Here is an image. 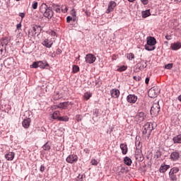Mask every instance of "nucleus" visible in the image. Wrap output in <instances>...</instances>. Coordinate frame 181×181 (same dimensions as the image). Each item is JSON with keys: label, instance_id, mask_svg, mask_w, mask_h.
<instances>
[{"label": "nucleus", "instance_id": "obj_16", "mask_svg": "<svg viewBox=\"0 0 181 181\" xmlns=\"http://www.w3.org/2000/svg\"><path fill=\"white\" fill-rule=\"evenodd\" d=\"M51 9L52 11H54L57 12V13H60L62 12V9L60 8V6L58 4H56L54 3H52L50 6Z\"/></svg>", "mask_w": 181, "mask_h": 181}, {"label": "nucleus", "instance_id": "obj_3", "mask_svg": "<svg viewBox=\"0 0 181 181\" xmlns=\"http://www.w3.org/2000/svg\"><path fill=\"white\" fill-rule=\"evenodd\" d=\"M156 45V39L153 37H147V44L145 45L146 50L148 52H152V50H155Z\"/></svg>", "mask_w": 181, "mask_h": 181}, {"label": "nucleus", "instance_id": "obj_36", "mask_svg": "<svg viewBox=\"0 0 181 181\" xmlns=\"http://www.w3.org/2000/svg\"><path fill=\"white\" fill-rule=\"evenodd\" d=\"M37 5H38L37 1H34L33 2V4H32V8H33V9H37Z\"/></svg>", "mask_w": 181, "mask_h": 181}, {"label": "nucleus", "instance_id": "obj_42", "mask_svg": "<svg viewBox=\"0 0 181 181\" xmlns=\"http://www.w3.org/2000/svg\"><path fill=\"white\" fill-rule=\"evenodd\" d=\"M141 2L143 5H148V4L149 3V0H141Z\"/></svg>", "mask_w": 181, "mask_h": 181}, {"label": "nucleus", "instance_id": "obj_26", "mask_svg": "<svg viewBox=\"0 0 181 181\" xmlns=\"http://www.w3.org/2000/svg\"><path fill=\"white\" fill-rule=\"evenodd\" d=\"M142 18H148V16H151V10H146L141 11Z\"/></svg>", "mask_w": 181, "mask_h": 181}, {"label": "nucleus", "instance_id": "obj_12", "mask_svg": "<svg viewBox=\"0 0 181 181\" xmlns=\"http://www.w3.org/2000/svg\"><path fill=\"white\" fill-rule=\"evenodd\" d=\"M138 97L135 95L129 94L127 97V101L130 104H135V103H136Z\"/></svg>", "mask_w": 181, "mask_h": 181}, {"label": "nucleus", "instance_id": "obj_37", "mask_svg": "<svg viewBox=\"0 0 181 181\" xmlns=\"http://www.w3.org/2000/svg\"><path fill=\"white\" fill-rule=\"evenodd\" d=\"M39 62H33L31 67L33 69H37V67H39Z\"/></svg>", "mask_w": 181, "mask_h": 181}, {"label": "nucleus", "instance_id": "obj_5", "mask_svg": "<svg viewBox=\"0 0 181 181\" xmlns=\"http://www.w3.org/2000/svg\"><path fill=\"white\" fill-rule=\"evenodd\" d=\"M50 121H53L54 119H57V121H69V117L67 116H63L60 117L57 114H52L49 117Z\"/></svg>", "mask_w": 181, "mask_h": 181}, {"label": "nucleus", "instance_id": "obj_10", "mask_svg": "<svg viewBox=\"0 0 181 181\" xmlns=\"http://www.w3.org/2000/svg\"><path fill=\"white\" fill-rule=\"evenodd\" d=\"M117 3L115 1H110L107 6V9L106 10V13H111V12H114V9H115Z\"/></svg>", "mask_w": 181, "mask_h": 181}, {"label": "nucleus", "instance_id": "obj_4", "mask_svg": "<svg viewBox=\"0 0 181 181\" xmlns=\"http://www.w3.org/2000/svg\"><path fill=\"white\" fill-rule=\"evenodd\" d=\"M179 168L174 167L170 169L169 172V177L172 181H177V175L176 174L179 173Z\"/></svg>", "mask_w": 181, "mask_h": 181}, {"label": "nucleus", "instance_id": "obj_17", "mask_svg": "<svg viewBox=\"0 0 181 181\" xmlns=\"http://www.w3.org/2000/svg\"><path fill=\"white\" fill-rule=\"evenodd\" d=\"M69 107V102H64L59 103L57 106H55V108H59V110H66Z\"/></svg>", "mask_w": 181, "mask_h": 181}, {"label": "nucleus", "instance_id": "obj_14", "mask_svg": "<svg viewBox=\"0 0 181 181\" xmlns=\"http://www.w3.org/2000/svg\"><path fill=\"white\" fill-rule=\"evenodd\" d=\"M42 45H44L45 47L50 49V47L53 46V41L47 38L42 41Z\"/></svg>", "mask_w": 181, "mask_h": 181}, {"label": "nucleus", "instance_id": "obj_33", "mask_svg": "<svg viewBox=\"0 0 181 181\" xmlns=\"http://www.w3.org/2000/svg\"><path fill=\"white\" fill-rule=\"evenodd\" d=\"M127 57L129 60H132L135 59V55L134 54V53H129L127 54Z\"/></svg>", "mask_w": 181, "mask_h": 181}, {"label": "nucleus", "instance_id": "obj_51", "mask_svg": "<svg viewBox=\"0 0 181 181\" xmlns=\"http://www.w3.org/2000/svg\"><path fill=\"white\" fill-rule=\"evenodd\" d=\"M145 83L146 84H149V78H146Z\"/></svg>", "mask_w": 181, "mask_h": 181}, {"label": "nucleus", "instance_id": "obj_21", "mask_svg": "<svg viewBox=\"0 0 181 181\" xmlns=\"http://www.w3.org/2000/svg\"><path fill=\"white\" fill-rule=\"evenodd\" d=\"M180 47H181V43L179 42L171 44L172 50H179Z\"/></svg>", "mask_w": 181, "mask_h": 181}, {"label": "nucleus", "instance_id": "obj_6", "mask_svg": "<svg viewBox=\"0 0 181 181\" xmlns=\"http://www.w3.org/2000/svg\"><path fill=\"white\" fill-rule=\"evenodd\" d=\"M153 131V126L152 124L147 122L144 124L143 128V134L146 135L147 133L151 134Z\"/></svg>", "mask_w": 181, "mask_h": 181}, {"label": "nucleus", "instance_id": "obj_1", "mask_svg": "<svg viewBox=\"0 0 181 181\" xmlns=\"http://www.w3.org/2000/svg\"><path fill=\"white\" fill-rule=\"evenodd\" d=\"M40 12L42 13L43 16L45 18H47L48 19H51L53 18V15L54 12H53V10L52 8L49 6H47V4L43 3L40 6Z\"/></svg>", "mask_w": 181, "mask_h": 181}, {"label": "nucleus", "instance_id": "obj_46", "mask_svg": "<svg viewBox=\"0 0 181 181\" xmlns=\"http://www.w3.org/2000/svg\"><path fill=\"white\" fill-rule=\"evenodd\" d=\"M134 80H135L136 81H141V77L139 76H134L133 77Z\"/></svg>", "mask_w": 181, "mask_h": 181}, {"label": "nucleus", "instance_id": "obj_32", "mask_svg": "<svg viewBox=\"0 0 181 181\" xmlns=\"http://www.w3.org/2000/svg\"><path fill=\"white\" fill-rule=\"evenodd\" d=\"M71 15L73 16L74 22H76V19H77V16H76V10L74 8H73L71 11Z\"/></svg>", "mask_w": 181, "mask_h": 181}, {"label": "nucleus", "instance_id": "obj_54", "mask_svg": "<svg viewBox=\"0 0 181 181\" xmlns=\"http://www.w3.org/2000/svg\"><path fill=\"white\" fill-rule=\"evenodd\" d=\"M178 100L181 101V95L178 97Z\"/></svg>", "mask_w": 181, "mask_h": 181}, {"label": "nucleus", "instance_id": "obj_22", "mask_svg": "<svg viewBox=\"0 0 181 181\" xmlns=\"http://www.w3.org/2000/svg\"><path fill=\"white\" fill-rule=\"evenodd\" d=\"M23 127L24 128H28L30 126V118L24 119L22 122Z\"/></svg>", "mask_w": 181, "mask_h": 181}, {"label": "nucleus", "instance_id": "obj_57", "mask_svg": "<svg viewBox=\"0 0 181 181\" xmlns=\"http://www.w3.org/2000/svg\"><path fill=\"white\" fill-rule=\"evenodd\" d=\"M16 1H21V0H16Z\"/></svg>", "mask_w": 181, "mask_h": 181}, {"label": "nucleus", "instance_id": "obj_38", "mask_svg": "<svg viewBox=\"0 0 181 181\" xmlns=\"http://www.w3.org/2000/svg\"><path fill=\"white\" fill-rule=\"evenodd\" d=\"M127 69V66H122L117 69V71H125Z\"/></svg>", "mask_w": 181, "mask_h": 181}, {"label": "nucleus", "instance_id": "obj_53", "mask_svg": "<svg viewBox=\"0 0 181 181\" xmlns=\"http://www.w3.org/2000/svg\"><path fill=\"white\" fill-rule=\"evenodd\" d=\"M168 37H169V35H166V36H165V39H167L168 40H169V38H168Z\"/></svg>", "mask_w": 181, "mask_h": 181}, {"label": "nucleus", "instance_id": "obj_23", "mask_svg": "<svg viewBox=\"0 0 181 181\" xmlns=\"http://www.w3.org/2000/svg\"><path fill=\"white\" fill-rule=\"evenodd\" d=\"M124 163L127 165V166H131V165H132V160L129 157L126 156L124 158Z\"/></svg>", "mask_w": 181, "mask_h": 181}, {"label": "nucleus", "instance_id": "obj_11", "mask_svg": "<svg viewBox=\"0 0 181 181\" xmlns=\"http://www.w3.org/2000/svg\"><path fill=\"white\" fill-rule=\"evenodd\" d=\"M97 60V58L93 54H88L86 56V62L89 64H93Z\"/></svg>", "mask_w": 181, "mask_h": 181}, {"label": "nucleus", "instance_id": "obj_2", "mask_svg": "<svg viewBox=\"0 0 181 181\" xmlns=\"http://www.w3.org/2000/svg\"><path fill=\"white\" fill-rule=\"evenodd\" d=\"M40 12L42 13L43 16L45 18H47L48 19H51L53 18V15L54 12H53V10L52 8L49 6H47V4L43 3L40 6Z\"/></svg>", "mask_w": 181, "mask_h": 181}, {"label": "nucleus", "instance_id": "obj_7", "mask_svg": "<svg viewBox=\"0 0 181 181\" xmlns=\"http://www.w3.org/2000/svg\"><path fill=\"white\" fill-rule=\"evenodd\" d=\"M148 94L150 98H156V97H158V95L159 94V89L155 87L151 88L149 89Z\"/></svg>", "mask_w": 181, "mask_h": 181}, {"label": "nucleus", "instance_id": "obj_43", "mask_svg": "<svg viewBox=\"0 0 181 181\" xmlns=\"http://www.w3.org/2000/svg\"><path fill=\"white\" fill-rule=\"evenodd\" d=\"M119 173H127V169H125V168L122 167V168L120 169Z\"/></svg>", "mask_w": 181, "mask_h": 181}, {"label": "nucleus", "instance_id": "obj_56", "mask_svg": "<svg viewBox=\"0 0 181 181\" xmlns=\"http://www.w3.org/2000/svg\"><path fill=\"white\" fill-rule=\"evenodd\" d=\"M80 57H81V56L78 55V60H80Z\"/></svg>", "mask_w": 181, "mask_h": 181}, {"label": "nucleus", "instance_id": "obj_44", "mask_svg": "<svg viewBox=\"0 0 181 181\" xmlns=\"http://www.w3.org/2000/svg\"><path fill=\"white\" fill-rule=\"evenodd\" d=\"M71 21H73V17H71V16L66 17V22H67V23H70Z\"/></svg>", "mask_w": 181, "mask_h": 181}, {"label": "nucleus", "instance_id": "obj_19", "mask_svg": "<svg viewBox=\"0 0 181 181\" xmlns=\"http://www.w3.org/2000/svg\"><path fill=\"white\" fill-rule=\"evenodd\" d=\"M4 157L6 158V160H13V158H15V153L8 152L5 154Z\"/></svg>", "mask_w": 181, "mask_h": 181}, {"label": "nucleus", "instance_id": "obj_25", "mask_svg": "<svg viewBox=\"0 0 181 181\" xmlns=\"http://www.w3.org/2000/svg\"><path fill=\"white\" fill-rule=\"evenodd\" d=\"M134 119L137 122H141L144 121V115L143 114L136 115V116L134 117Z\"/></svg>", "mask_w": 181, "mask_h": 181}, {"label": "nucleus", "instance_id": "obj_15", "mask_svg": "<svg viewBox=\"0 0 181 181\" xmlns=\"http://www.w3.org/2000/svg\"><path fill=\"white\" fill-rule=\"evenodd\" d=\"M119 90L117 88H114L110 90V95L112 98H118V97H119Z\"/></svg>", "mask_w": 181, "mask_h": 181}, {"label": "nucleus", "instance_id": "obj_13", "mask_svg": "<svg viewBox=\"0 0 181 181\" xmlns=\"http://www.w3.org/2000/svg\"><path fill=\"white\" fill-rule=\"evenodd\" d=\"M170 159L173 161L179 160V159H180V153L177 151H175L171 153Z\"/></svg>", "mask_w": 181, "mask_h": 181}, {"label": "nucleus", "instance_id": "obj_20", "mask_svg": "<svg viewBox=\"0 0 181 181\" xmlns=\"http://www.w3.org/2000/svg\"><path fill=\"white\" fill-rule=\"evenodd\" d=\"M120 149H121L123 155H127V153L128 152V146H127V144H121Z\"/></svg>", "mask_w": 181, "mask_h": 181}, {"label": "nucleus", "instance_id": "obj_52", "mask_svg": "<svg viewBox=\"0 0 181 181\" xmlns=\"http://www.w3.org/2000/svg\"><path fill=\"white\" fill-rule=\"evenodd\" d=\"M57 52L59 53V54H62V49H58Z\"/></svg>", "mask_w": 181, "mask_h": 181}, {"label": "nucleus", "instance_id": "obj_28", "mask_svg": "<svg viewBox=\"0 0 181 181\" xmlns=\"http://www.w3.org/2000/svg\"><path fill=\"white\" fill-rule=\"evenodd\" d=\"M146 62L145 61L141 62L138 64L139 70H144V69H146Z\"/></svg>", "mask_w": 181, "mask_h": 181}, {"label": "nucleus", "instance_id": "obj_45", "mask_svg": "<svg viewBox=\"0 0 181 181\" xmlns=\"http://www.w3.org/2000/svg\"><path fill=\"white\" fill-rule=\"evenodd\" d=\"M45 169H46V168L45 167V165H42L40 166V171L42 172V173H43V172H45Z\"/></svg>", "mask_w": 181, "mask_h": 181}, {"label": "nucleus", "instance_id": "obj_55", "mask_svg": "<svg viewBox=\"0 0 181 181\" xmlns=\"http://www.w3.org/2000/svg\"><path fill=\"white\" fill-rule=\"evenodd\" d=\"M129 2H134L135 0H128Z\"/></svg>", "mask_w": 181, "mask_h": 181}, {"label": "nucleus", "instance_id": "obj_27", "mask_svg": "<svg viewBox=\"0 0 181 181\" xmlns=\"http://www.w3.org/2000/svg\"><path fill=\"white\" fill-rule=\"evenodd\" d=\"M173 141L174 144H181V134L173 137Z\"/></svg>", "mask_w": 181, "mask_h": 181}, {"label": "nucleus", "instance_id": "obj_18", "mask_svg": "<svg viewBox=\"0 0 181 181\" xmlns=\"http://www.w3.org/2000/svg\"><path fill=\"white\" fill-rule=\"evenodd\" d=\"M170 165L161 164L159 168V172L160 173H165L168 170V169H170Z\"/></svg>", "mask_w": 181, "mask_h": 181}, {"label": "nucleus", "instance_id": "obj_39", "mask_svg": "<svg viewBox=\"0 0 181 181\" xmlns=\"http://www.w3.org/2000/svg\"><path fill=\"white\" fill-rule=\"evenodd\" d=\"M173 67V64H168L165 66V69H167V70H170Z\"/></svg>", "mask_w": 181, "mask_h": 181}, {"label": "nucleus", "instance_id": "obj_34", "mask_svg": "<svg viewBox=\"0 0 181 181\" xmlns=\"http://www.w3.org/2000/svg\"><path fill=\"white\" fill-rule=\"evenodd\" d=\"M53 98L55 101H57L58 100H60L62 98V96L59 93H55L53 96Z\"/></svg>", "mask_w": 181, "mask_h": 181}, {"label": "nucleus", "instance_id": "obj_58", "mask_svg": "<svg viewBox=\"0 0 181 181\" xmlns=\"http://www.w3.org/2000/svg\"><path fill=\"white\" fill-rule=\"evenodd\" d=\"M54 114H56V112H54Z\"/></svg>", "mask_w": 181, "mask_h": 181}, {"label": "nucleus", "instance_id": "obj_49", "mask_svg": "<svg viewBox=\"0 0 181 181\" xmlns=\"http://www.w3.org/2000/svg\"><path fill=\"white\" fill-rule=\"evenodd\" d=\"M37 29H40V26L35 25V27H33V31L34 32H36Z\"/></svg>", "mask_w": 181, "mask_h": 181}, {"label": "nucleus", "instance_id": "obj_9", "mask_svg": "<svg viewBox=\"0 0 181 181\" xmlns=\"http://www.w3.org/2000/svg\"><path fill=\"white\" fill-rule=\"evenodd\" d=\"M160 112V106L159 105V103H153L151 108V114H159Z\"/></svg>", "mask_w": 181, "mask_h": 181}, {"label": "nucleus", "instance_id": "obj_30", "mask_svg": "<svg viewBox=\"0 0 181 181\" xmlns=\"http://www.w3.org/2000/svg\"><path fill=\"white\" fill-rule=\"evenodd\" d=\"M91 97H93V94H91V93L86 92V93H84L83 98L85 100H86V101L90 100V98H91Z\"/></svg>", "mask_w": 181, "mask_h": 181}, {"label": "nucleus", "instance_id": "obj_24", "mask_svg": "<svg viewBox=\"0 0 181 181\" xmlns=\"http://www.w3.org/2000/svg\"><path fill=\"white\" fill-rule=\"evenodd\" d=\"M47 66H49V64L46 61H45V62H42V61L38 62V67H40V69H46Z\"/></svg>", "mask_w": 181, "mask_h": 181}, {"label": "nucleus", "instance_id": "obj_8", "mask_svg": "<svg viewBox=\"0 0 181 181\" xmlns=\"http://www.w3.org/2000/svg\"><path fill=\"white\" fill-rule=\"evenodd\" d=\"M78 160V156L76 154H71L68 156V157L66 158V161L67 163H76L77 161Z\"/></svg>", "mask_w": 181, "mask_h": 181}, {"label": "nucleus", "instance_id": "obj_35", "mask_svg": "<svg viewBox=\"0 0 181 181\" xmlns=\"http://www.w3.org/2000/svg\"><path fill=\"white\" fill-rule=\"evenodd\" d=\"M43 149H44V151H49V149H50V145H49L48 143L45 144L43 146Z\"/></svg>", "mask_w": 181, "mask_h": 181}, {"label": "nucleus", "instance_id": "obj_50", "mask_svg": "<svg viewBox=\"0 0 181 181\" xmlns=\"http://www.w3.org/2000/svg\"><path fill=\"white\" fill-rule=\"evenodd\" d=\"M19 16L23 19V18H25V13H20Z\"/></svg>", "mask_w": 181, "mask_h": 181}, {"label": "nucleus", "instance_id": "obj_29", "mask_svg": "<svg viewBox=\"0 0 181 181\" xmlns=\"http://www.w3.org/2000/svg\"><path fill=\"white\" fill-rule=\"evenodd\" d=\"M13 63V58H8L4 61V64L7 66H11Z\"/></svg>", "mask_w": 181, "mask_h": 181}, {"label": "nucleus", "instance_id": "obj_40", "mask_svg": "<svg viewBox=\"0 0 181 181\" xmlns=\"http://www.w3.org/2000/svg\"><path fill=\"white\" fill-rule=\"evenodd\" d=\"M68 11L67 6H62V12L63 13H66Z\"/></svg>", "mask_w": 181, "mask_h": 181}, {"label": "nucleus", "instance_id": "obj_31", "mask_svg": "<svg viewBox=\"0 0 181 181\" xmlns=\"http://www.w3.org/2000/svg\"><path fill=\"white\" fill-rule=\"evenodd\" d=\"M72 71L74 74L78 73L80 71V67L77 65H74L72 66Z\"/></svg>", "mask_w": 181, "mask_h": 181}, {"label": "nucleus", "instance_id": "obj_47", "mask_svg": "<svg viewBox=\"0 0 181 181\" xmlns=\"http://www.w3.org/2000/svg\"><path fill=\"white\" fill-rule=\"evenodd\" d=\"M76 119L77 121H81V115H76Z\"/></svg>", "mask_w": 181, "mask_h": 181}, {"label": "nucleus", "instance_id": "obj_48", "mask_svg": "<svg viewBox=\"0 0 181 181\" xmlns=\"http://www.w3.org/2000/svg\"><path fill=\"white\" fill-rule=\"evenodd\" d=\"M21 28H22V24L21 23L16 25L17 30H21Z\"/></svg>", "mask_w": 181, "mask_h": 181}, {"label": "nucleus", "instance_id": "obj_59", "mask_svg": "<svg viewBox=\"0 0 181 181\" xmlns=\"http://www.w3.org/2000/svg\"><path fill=\"white\" fill-rule=\"evenodd\" d=\"M1 160H0V163H1Z\"/></svg>", "mask_w": 181, "mask_h": 181}, {"label": "nucleus", "instance_id": "obj_41", "mask_svg": "<svg viewBox=\"0 0 181 181\" xmlns=\"http://www.w3.org/2000/svg\"><path fill=\"white\" fill-rule=\"evenodd\" d=\"M91 164L95 166H97V165H98V161H97V160H95V159H93L91 160Z\"/></svg>", "mask_w": 181, "mask_h": 181}]
</instances>
